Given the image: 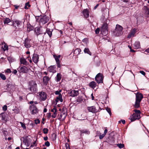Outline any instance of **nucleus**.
<instances>
[{"label":"nucleus","mask_w":149,"mask_h":149,"mask_svg":"<svg viewBox=\"0 0 149 149\" xmlns=\"http://www.w3.org/2000/svg\"><path fill=\"white\" fill-rule=\"evenodd\" d=\"M123 29V28L119 24H117L116 29L113 32L114 35L116 36H119L121 35Z\"/></svg>","instance_id":"1"},{"label":"nucleus","mask_w":149,"mask_h":149,"mask_svg":"<svg viewBox=\"0 0 149 149\" xmlns=\"http://www.w3.org/2000/svg\"><path fill=\"white\" fill-rule=\"evenodd\" d=\"M29 89L32 92H34L37 90V85L35 81H32L29 82Z\"/></svg>","instance_id":"2"},{"label":"nucleus","mask_w":149,"mask_h":149,"mask_svg":"<svg viewBox=\"0 0 149 149\" xmlns=\"http://www.w3.org/2000/svg\"><path fill=\"white\" fill-rule=\"evenodd\" d=\"M108 24L106 23H104L102 26L101 29L102 34L104 36L106 35L108 33Z\"/></svg>","instance_id":"3"},{"label":"nucleus","mask_w":149,"mask_h":149,"mask_svg":"<svg viewBox=\"0 0 149 149\" xmlns=\"http://www.w3.org/2000/svg\"><path fill=\"white\" fill-rule=\"evenodd\" d=\"M95 79V81L98 83L100 84L103 83V77L102 73H98L96 75Z\"/></svg>","instance_id":"4"},{"label":"nucleus","mask_w":149,"mask_h":149,"mask_svg":"<svg viewBox=\"0 0 149 149\" xmlns=\"http://www.w3.org/2000/svg\"><path fill=\"white\" fill-rule=\"evenodd\" d=\"M17 70L19 73H26L27 72L28 69L27 67L24 66H20L17 68Z\"/></svg>","instance_id":"5"},{"label":"nucleus","mask_w":149,"mask_h":149,"mask_svg":"<svg viewBox=\"0 0 149 149\" xmlns=\"http://www.w3.org/2000/svg\"><path fill=\"white\" fill-rule=\"evenodd\" d=\"M49 20V17L46 15H44L40 19V24H45L47 23Z\"/></svg>","instance_id":"6"},{"label":"nucleus","mask_w":149,"mask_h":149,"mask_svg":"<svg viewBox=\"0 0 149 149\" xmlns=\"http://www.w3.org/2000/svg\"><path fill=\"white\" fill-rule=\"evenodd\" d=\"M140 118V114L134 113L133 115L130 117L129 119L131 120V122L135 121L136 119H139Z\"/></svg>","instance_id":"7"},{"label":"nucleus","mask_w":149,"mask_h":149,"mask_svg":"<svg viewBox=\"0 0 149 149\" xmlns=\"http://www.w3.org/2000/svg\"><path fill=\"white\" fill-rule=\"evenodd\" d=\"M30 109L32 114L34 115L38 113V110L36 106L34 105H31L30 107Z\"/></svg>","instance_id":"8"},{"label":"nucleus","mask_w":149,"mask_h":149,"mask_svg":"<svg viewBox=\"0 0 149 149\" xmlns=\"http://www.w3.org/2000/svg\"><path fill=\"white\" fill-rule=\"evenodd\" d=\"M30 40L26 38L24 40L23 44L24 46L26 48H29L31 47L30 43Z\"/></svg>","instance_id":"9"},{"label":"nucleus","mask_w":149,"mask_h":149,"mask_svg":"<svg viewBox=\"0 0 149 149\" xmlns=\"http://www.w3.org/2000/svg\"><path fill=\"white\" fill-rule=\"evenodd\" d=\"M39 95L42 100H45L47 98L46 94L44 92H41L38 93Z\"/></svg>","instance_id":"10"},{"label":"nucleus","mask_w":149,"mask_h":149,"mask_svg":"<svg viewBox=\"0 0 149 149\" xmlns=\"http://www.w3.org/2000/svg\"><path fill=\"white\" fill-rule=\"evenodd\" d=\"M87 109L89 112L93 113H95L97 111V110L96 109L95 106H93L87 107Z\"/></svg>","instance_id":"11"},{"label":"nucleus","mask_w":149,"mask_h":149,"mask_svg":"<svg viewBox=\"0 0 149 149\" xmlns=\"http://www.w3.org/2000/svg\"><path fill=\"white\" fill-rule=\"evenodd\" d=\"M39 56L38 55L34 53L32 57L33 62L35 63H37L38 61Z\"/></svg>","instance_id":"12"},{"label":"nucleus","mask_w":149,"mask_h":149,"mask_svg":"<svg viewBox=\"0 0 149 149\" xmlns=\"http://www.w3.org/2000/svg\"><path fill=\"white\" fill-rule=\"evenodd\" d=\"M143 98V96L142 94L138 93L136 95V100L140 102Z\"/></svg>","instance_id":"13"},{"label":"nucleus","mask_w":149,"mask_h":149,"mask_svg":"<svg viewBox=\"0 0 149 149\" xmlns=\"http://www.w3.org/2000/svg\"><path fill=\"white\" fill-rule=\"evenodd\" d=\"M79 94L78 91L75 90L71 91L69 93L70 95L73 97L77 96Z\"/></svg>","instance_id":"14"},{"label":"nucleus","mask_w":149,"mask_h":149,"mask_svg":"<svg viewBox=\"0 0 149 149\" xmlns=\"http://www.w3.org/2000/svg\"><path fill=\"white\" fill-rule=\"evenodd\" d=\"M136 32V29H133L131 30L130 31V33L129 34L128 36V38H130L132 37H134L135 34Z\"/></svg>","instance_id":"15"},{"label":"nucleus","mask_w":149,"mask_h":149,"mask_svg":"<svg viewBox=\"0 0 149 149\" xmlns=\"http://www.w3.org/2000/svg\"><path fill=\"white\" fill-rule=\"evenodd\" d=\"M56 67L54 66H51L48 68V70L50 72L54 73L56 72Z\"/></svg>","instance_id":"16"},{"label":"nucleus","mask_w":149,"mask_h":149,"mask_svg":"<svg viewBox=\"0 0 149 149\" xmlns=\"http://www.w3.org/2000/svg\"><path fill=\"white\" fill-rule=\"evenodd\" d=\"M66 114L65 113L63 112H61L59 119L62 120H64L66 118Z\"/></svg>","instance_id":"17"},{"label":"nucleus","mask_w":149,"mask_h":149,"mask_svg":"<svg viewBox=\"0 0 149 149\" xmlns=\"http://www.w3.org/2000/svg\"><path fill=\"white\" fill-rule=\"evenodd\" d=\"M49 79L50 78L46 76H44L43 79V82L44 84L47 85Z\"/></svg>","instance_id":"18"},{"label":"nucleus","mask_w":149,"mask_h":149,"mask_svg":"<svg viewBox=\"0 0 149 149\" xmlns=\"http://www.w3.org/2000/svg\"><path fill=\"white\" fill-rule=\"evenodd\" d=\"M20 61L21 64H23L25 65H28V63L24 58H20Z\"/></svg>","instance_id":"19"},{"label":"nucleus","mask_w":149,"mask_h":149,"mask_svg":"<svg viewBox=\"0 0 149 149\" xmlns=\"http://www.w3.org/2000/svg\"><path fill=\"white\" fill-rule=\"evenodd\" d=\"M80 134L81 136L83 135V134H90V132L86 129L80 130Z\"/></svg>","instance_id":"20"},{"label":"nucleus","mask_w":149,"mask_h":149,"mask_svg":"<svg viewBox=\"0 0 149 149\" xmlns=\"http://www.w3.org/2000/svg\"><path fill=\"white\" fill-rule=\"evenodd\" d=\"M89 86L90 87L93 89H94L96 86V83L94 81L91 82L89 84Z\"/></svg>","instance_id":"21"},{"label":"nucleus","mask_w":149,"mask_h":149,"mask_svg":"<svg viewBox=\"0 0 149 149\" xmlns=\"http://www.w3.org/2000/svg\"><path fill=\"white\" fill-rule=\"evenodd\" d=\"M53 30L52 29L47 28L46 30V32L48 35L50 37H51L52 34Z\"/></svg>","instance_id":"22"},{"label":"nucleus","mask_w":149,"mask_h":149,"mask_svg":"<svg viewBox=\"0 0 149 149\" xmlns=\"http://www.w3.org/2000/svg\"><path fill=\"white\" fill-rule=\"evenodd\" d=\"M134 47L135 49H138L140 48V45L139 42H136L134 44Z\"/></svg>","instance_id":"23"},{"label":"nucleus","mask_w":149,"mask_h":149,"mask_svg":"<svg viewBox=\"0 0 149 149\" xmlns=\"http://www.w3.org/2000/svg\"><path fill=\"white\" fill-rule=\"evenodd\" d=\"M58 101H60L61 102H63L62 96L61 94H60L59 95H58L56 97V102H57Z\"/></svg>","instance_id":"24"},{"label":"nucleus","mask_w":149,"mask_h":149,"mask_svg":"<svg viewBox=\"0 0 149 149\" xmlns=\"http://www.w3.org/2000/svg\"><path fill=\"white\" fill-rule=\"evenodd\" d=\"M84 15L86 17H88L89 16L88 10L87 9H84L83 11Z\"/></svg>","instance_id":"25"},{"label":"nucleus","mask_w":149,"mask_h":149,"mask_svg":"<svg viewBox=\"0 0 149 149\" xmlns=\"http://www.w3.org/2000/svg\"><path fill=\"white\" fill-rule=\"evenodd\" d=\"M107 129H105L104 130V133L102 134H100L99 136V139H102L107 133Z\"/></svg>","instance_id":"26"},{"label":"nucleus","mask_w":149,"mask_h":149,"mask_svg":"<svg viewBox=\"0 0 149 149\" xmlns=\"http://www.w3.org/2000/svg\"><path fill=\"white\" fill-rule=\"evenodd\" d=\"M6 114L2 113L0 115V117L1 118L2 120L6 121Z\"/></svg>","instance_id":"27"},{"label":"nucleus","mask_w":149,"mask_h":149,"mask_svg":"<svg viewBox=\"0 0 149 149\" xmlns=\"http://www.w3.org/2000/svg\"><path fill=\"white\" fill-rule=\"evenodd\" d=\"M81 52V50L79 49H77L74 51V54L77 55L79 54Z\"/></svg>","instance_id":"28"},{"label":"nucleus","mask_w":149,"mask_h":149,"mask_svg":"<svg viewBox=\"0 0 149 149\" xmlns=\"http://www.w3.org/2000/svg\"><path fill=\"white\" fill-rule=\"evenodd\" d=\"M84 52L85 53H86L90 55H91V53L90 52L89 49L88 48H85L84 50Z\"/></svg>","instance_id":"29"},{"label":"nucleus","mask_w":149,"mask_h":149,"mask_svg":"<svg viewBox=\"0 0 149 149\" xmlns=\"http://www.w3.org/2000/svg\"><path fill=\"white\" fill-rule=\"evenodd\" d=\"M2 48L3 50L4 51H5L6 50H8V46L5 43H4V46L3 47H2Z\"/></svg>","instance_id":"30"},{"label":"nucleus","mask_w":149,"mask_h":149,"mask_svg":"<svg viewBox=\"0 0 149 149\" xmlns=\"http://www.w3.org/2000/svg\"><path fill=\"white\" fill-rule=\"evenodd\" d=\"M140 102H139V101L136 100L135 104L134 105V106L135 108H137L139 107V104Z\"/></svg>","instance_id":"31"},{"label":"nucleus","mask_w":149,"mask_h":149,"mask_svg":"<svg viewBox=\"0 0 149 149\" xmlns=\"http://www.w3.org/2000/svg\"><path fill=\"white\" fill-rule=\"evenodd\" d=\"M10 22V19L8 18H6L4 20V24H8Z\"/></svg>","instance_id":"32"},{"label":"nucleus","mask_w":149,"mask_h":149,"mask_svg":"<svg viewBox=\"0 0 149 149\" xmlns=\"http://www.w3.org/2000/svg\"><path fill=\"white\" fill-rule=\"evenodd\" d=\"M0 77L3 80H5L6 79L5 75L1 73H0Z\"/></svg>","instance_id":"33"},{"label":"nucleus","mask_w":149,"mask_h":149,"mask_svg":"<svg viewBox=\"0 0 149 149\" xmlns=\"http://www.w3.org/2000/svg\"><path fill=\"white\" fill-rule=\"evenodd\" d=\"M57 80L58 81H59L61 79V75L60 73H58L57 76Z\"/></svg>","instance_id":"34"},{"label":"nucleus","mask_w":149,"mask_h":149,"mask_svg":"<svg viewBox=\"0 0 149 149\" xmlns=\"http://www.w3.org/2000/svg\"><path fill=\"white\" fill-rule=\"evenodd\" d=\"M82 101V97H79L76 100V102L78 103H80Z\"/></svg>","instance_id":"35"},{"label":"nucleus","mask_w":149,"mask_h":149,"mask_svg":"<svg viewBox=\"0 0 149 149\" xmlns=\"http://www.w3.org/2000/svg\"><path fill=\"white\" fill-rule=\"evenodd\" d=\"M145 13L147 17H149V8H146Z\"/></svg>","instance_id":"36"},{"label":"nucleus","mask_w":149,"mask_h":149,"mask_svg":"<svg viewBox=\"0 0 149 149\" xmlns=\"http://www.w3.org/2000/svg\"><path fill=\"white\" fill-rule=\"evenodd\" d=\"M117 146H118L120 148H123L124 146V144L121 143L117 144Z\"/></svg>","instance_id":"37"},{"label":"nucleus","mask_w":149,"mask_h":149,"mask_svg":"<svg viewBox=\"0 0 149 149\" xmlns=\"http://www.w3.org/2000/svg\"><path fill=\"white\" fill-rule=\"evenodd\" d=\"M30 6V5L29 4V2H27L25 4L24 8L25 9H28Z\"/></svg>","instance_id":"38"},{"label":"nucleus","mask_w":149,"mask_h":149,"mask_svg":"<svg viewBox=\"0 0 149 149\" xmlns=\"http://www.w3.org/2000/svg\"><path fill=\"white\" fill-rule=\"evenodd\" d=\"M20 123L22 127L24 129H26V126L24 123L22 122H20Z\"/></svg>","instance_id":"39"},{"label":"nucleus","mask_w":149,"mask_h":149,"mask_svg":"<svg viewBox=\"0 0 149 149\" xmlns=\"http://www.w3.org/2000/svg\"><path fill=\"white\" fill-rule=\"evenodd\" d=\"M61 90H60L59 91H55V93L56 95H59L60 94H61Z\"/></svg>","instance_id":"40"},{"label":"nucleus","mask_w":149,"mask_h":149,"mask_svg":"<svg viewBox=\"0 0 149 149\" xmlns=\"http://www.w3.org/2000/svg\"><path fill=\"white\" fill-rule=\"evenodd\" d=\"M43 131L44 134H47L48 132V130L47 128H44L43 130Z\"/></svg>","instance_id":"41"},{"label":"nucleus","mask_w":149,"mask_h":149,"mask_svg":"<svg viewBox=\"0 0 149 149\" xmlns=\"http://www.w3.org/2000/svg\"><path fill=\"white\" fill-rule=\"evenodd\" d=\"M21 23V22L18 20L15 21L14 22V24H16L17 26H18L19 25H20Z\"/></svg>","instance_id":"42"},{"label":"nucleus","mask_w":149,"mask_h":149,"mask_svg":"<svg viewBox=\"0 0 149 149\" xmlns=\"http://www.w3.org/2000/svg\"><path fill=\"white\" fill-rule=\"evenodd\" d=\"M82 42L87 44L88 42V39L87 38H85L82 40Z\"/></svg>","instance_id":"43"},{"label":"nucleus","mask_w":149,"mask_h":149,"mask_svg":"<svg viewBox=\"0 0 149 149\" xmlns=\"http://www.w3.org/2000/svg\"><path fill=\"white\" fill-rule=\"evenodd\" d=\"M106 109V111H107V112L109 113L110 115L111 116V113L110 109L108 107H107Z\"/></svg>","instance_id":"44"},{"label":"nucleus","mask_w":149,"mask_h":149,"mask_svg":"<svg viewBox=\"0 0 149 149\" xmlns=\"http://www.w3.org/2000/svg\"><path fill=\"white\" fill-rule=\"evenodd\" d=\"M5 73H11V71L10 69H7L6 70L4 71Z\"/></svg>","instance_id":"45"},{"label":"nucleus","mask_w":149,"mask_h":149,"mask_svg":"<svg viewBox=\"0 0 149 149\" xmlns=\"http://www.w3.org/2000/svg\"><path fill=\"white\" fill-rule=\"evenodd\" d=\"M53 56L55 59L56 62H59V58L57 57L56 56L54 55Z\"/></svg>","instance_id":"46"},{"label":"nucleus","mask_w":149,"mask_h":149,"mask_svg":"<svg viewBox=\"0 0 149 149\" xmlns=\"http://www.w3.org/2000/svg\"><path fill=\"white\" fill-rule=\"evenodd\" d=\"M8 88H11V89H12V91L13 90V88L14 87V85L12 84H9L8 85Z\"/></svg>","instance_id":"47"},{"label":"nucleus","mask_w":149,"mask_h":149,"mask_svg":"<svg viewBox=\"0 0 149 149\" xmlns=\"http://www.w3.org/2000/svg\"><path fill=\"white\" fill-rule=\"evenodd\" d=\"M2 109L3 111H5L7 110V107L6 105H4L2 107Z\"/></svg>","instance_id":"48"},{"label":"nucleus","mask_w":149,"mask_h":149,"mask_svg":"<svg viewBox=\"0 0 149 149\" xmlns=\"http://www.w3.org/2000/svg\"><path fill=\"white\" fill-rule=\"evenodd\" d=\"M35 122V123L36 124H38L39 123H40V120L38 119H35L34 120Z\"/></svg>","instance_id":"49"},{"label":"nucleus","mask_w":149,"mask_h":149,"mask_svg":"<svg viewBox=\"0 0 149 149\" xmlns=\"http://www.w3.org/2000/svg\"><path fill=\"white\" fill-rule=\"evenodd\" d=\"M51 111L53 112V113L56 112L57 110L56 107H54L53 109L51 110Z\"/></svg>","instance_id":"50"},{"label":"nucleus","mask_w":149,"mask_h":149,"mask_svg":"<svg viewBox=\"0 0 149 149\" xmlns=\"http://www.w3.org/2000/svg\"><path fill=\"white\" fill-rule=\"evenodd\" d=\"M134 111L135 112V113H137V114H140L141 112L139 110H134Z\"/></svg>","instance_id":"51"},{"label":"nucleus","mask_w":149,"mask_h":149,"mask_svg":"<svg viewBox=\"0 0 149 149\" xmlns=\"http://www.w3.org/2000/svg\"><path fill=\"white\" fill-rule=\"evenodd\" d=\"M45 145L47 147H49L50 146V143L49 141H47L45 142Z\"/></svg>","instance_id":"52"},{"label":"nucleus","mask_w":149,"mask_h":149,"mask_svg":"<svg viewBox=\"0 0 149 149\" xmlns=\"http://www.w3.org/2000/svg\"><path fill=\"white\" fill-rule=\"evenodd\" d=\"M100 31V29L99 28H97L95 30V33L96 34H98L99 33Z\"/></svg>","instance_id":"53"},{"label":"nucleus","mask_w":149,"mask_h":149,"mask_svg":"<svg viewBox=\"0 0 149 149\" xmlns=\"http://www.w3.org/2000/svg\"><path fill=\"white\" fill-rule=\"evenodd\" d=\"M65 146L66 147V149H70L69 145L68 143H65Z\"/></svg>","instance_id":"54"},{"label":"nucleus","mask_w":149,"mask_h":149,"mask_svg":"<svg viewBox=\"0 0 149 149\" xmlns=\"http://www.w3.org/2000/svg\"><path fill=\"white\" fill-rule=\"evenodd\" d=\"M56 112L53 113V114L52 116L53 118H55L56 116Z\"/></svg>","instance_id":"55"},{"label":"nucleus","mask_w":149,"mask_h":149,"mask_svg":"<svg viewBox=\"0 0 149 149\" xmlns=\"http://www.w3.org/2000/svg\"><path fill=\"white\" fill-rule=\"evenodd\" d=\"M56 64L57 65V67L58 68H60L61 67V65L60 63V61L57 62H56Z\"/></svg>","instance_id":"56"},{"label":"nucleus","mask_w":149,"mask_h":149,"mask_svg":"<svg viewBox=\"0 0 149 149\" xmlns=\"http://www.w3.org/2000/svg\"><path fill=\"white\" fill-rule=\"evenodd\" d=\"M139 72L143 75H145L146 74L145 72L143 71H140Z\"/></svg>","instance_id":"57"},{"label":"nucleus","mask_w":149,"mask_h":149,"mask_svg":"<svg viewBox=\"0 0 149 149\" xmlns=\"http://www.w3.org/2000/svg\"><path fill=\"white\" fill-rule=\"evenodd\" d=\"M17 72V71L16 70H14L13 72V73L15 74H16Z\"/></svg>","instance_id":"58"},{"label":"nucleus","mask_w":149,"mask_h":149,"mask_svg":"<svg viewBox=\"0 0 149 149\" xmlns=\"http://www.w3.org/2000/svg\"><path fill=\"white\" fill-rule=\"evenodd\" d=\"M36 141H34L33 142V145H31L30 147V148H31L32 147H33L34 146V145H35L36 144Z\"/></svg>","instance_id":"59"},{"label":"nucleus","mask_w":149,"mask_h":149,"mask_svg":"<svg viewBox=\"0 0 149 149\" xmlns=\"http://www.w3.org/2000/svg\"><path fill=\"white\" fill-rule=\"evenodd\" d=\"M14 7H15V8L16 9H17L19 7V6H17L16 5H14Z\"/></svg>","instance_id":"60"},{"label":"nucleus","mask_w":149,"mask_h":149,"mask_svg":"<svg viewBox=\"0 0 149 149\" xmlns=\"http://www.w3.org/2000/svg\"><path fill=\"white\" fill-rule=\"evenodd\" d=\"M121 121L122 122V123L123 124H125V120H121Z\"/></svg>","instance_id":"61"},{"label":"nucleus","mask_w":149,"mask_h":149,"mask_svg":"<svg viewBox=\"0 0 149 149\" xmlns=\"http://www.w3.org/2000/svg\"><path fill=\"white\" fill-rule=\"evenodd\" d=\"M91 96L92 100H94V97L93 96V93L91 94Z\"/></svg>","instance_id":"62"},{"label":"nucleus","mask_w":149,"mask_h":149,"mask_svg":"<svg viewBox=\"0 0 149 149\" xmlns=\"http://www.w3.org/2000/svg\"><path fill=\"white\" fill-rule=\"evenodd\" d=\"M5 59L3 57H2L0 59V62H2L3 60Z\"/></svg>","instance_id":"63"},{"label":"nucleus","mask_w":149,"mask_h":149,"mask_svg":"<svg viewBox=\"0 0 149 149\" xmlns=\"http://www.w3.org/2000/svg\"><path fill=\"white\" fill-rule=\"evenodd\" d=\"M44 139L45 141L47 140L48 139V137L47 136L45 137L44 138Z\"/></svg>","instance_id":"64"}]
</instances>
